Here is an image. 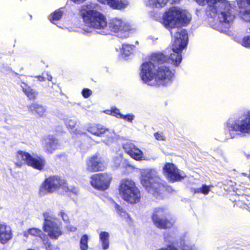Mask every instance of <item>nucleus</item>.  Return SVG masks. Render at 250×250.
<instances>
[{"label": "nucleus", "mask_w": 250, "mask_h": 250, "mask_svg": "<svg viewBox=\"0 0 250 250\" xmlns=\"http://www.w3.org/2000/svg\"><path fill=\"white\" fill-rule=\"evenodd\" d=\"M190 14L186 10L177 7H172L163 16L162 23L165 28L170 31L173 43L169 54L172 62L178 66L181 62V52L188 44V36L187 31L180 27L186 26L190 21Z\"/></svg>", "instance_id": "f257e3e1"}, {"label": "nucleus", "mask_w": 250, "mask_h": 250, "mask_svg": "<svg viewBox=\"0 0 250 250\" xmlns=\"http://www.w3.org/2000/svg\"><path fill=\"white\" fill-rule=\"evenodd\" d=\"M167 48L165 53L157 52L149 57V60L144 62L140 67V75L142 81L151 86H167L171 83L174 73L167 65L172 62Z\"/></svg>", "instance_id": "f03ea898"}, {"label": "nucleus", "mask_w": 250, "mask_h": 250, "mask_svg": "<svg viewBox=\"0 0 250 250\" xmlns=\"http://www.w3.org/2000/svg\"><path fill=\"white\" fill-rule=\"evenodd\" d=\"M199 4L208 5L207 12L212 18L217 17L219 23L217 30L228 34L229 28L236 14V9L227 0H195Z\"/></svg>", "instance_id": "7ed1b4c3"}, {"label": "nucleus", "mask_w": 250, "mask_h": 250, "mask_svg": "<svg viewBox=\"0 0 250 250\" xmlns=\"http://www.w3.org/2000/svg\"><path fill=\"white\" fill-rule=\"evenodd\" d=\"M94 5L89 4L83 6L81 13L84 22L89 27L96 30L102 35H105L107 22L105 17L100 12L94 10Z\"/></svg>", "instance_id": "20e7f679"}, {"label": "nucleus", "mask_w": 250, "mask_h": 250, "mask_svg": "<svg viewBox=\"0 0 250 250\" xmlns=\"http://www.w3.org/2000/svg\"><path fill=\"white\" fill-rule=\"evenodd\" d=\"M226 127L231 138L242 134L250 135V110L243 111L237 119H229Z\"/></svg>", "instance_id": "39448f33"}, {"label": "nucleus", "mask_w": 250, "mask_h": 250, "mask_svg": "<svg viewBox=\"0 0 250 250\" xmlns=\"http://www.w3.org/2000/svg\"><path fill=\"white\" fill-rule=\"evenodd\" d=\"M141 182L142 186L154 196H157L164 186L155 169H143L141 172Z\"/></svg>", "instance_id": "423d86ee"}, {"label": "nucleus", "mask_w": 250, "mask_h": 250, "mask_svg": "<svg viewBox=\"0 0 250 250\" xmlns=\"http://www.w3.org/2000/svg\"><path fill=\"white\" fill-rule=\"evenodd\" d=\"M15 165L21 167L24 165L26 164L35 169L42 170L46 164L45 159L38 155L32 156L28 152L22 150H18L16 153Z\"/></svg>", "instance_id": "0eeeda50"}, {"label": "nucleus", "mask_w": 250, "mask_h": 250, "mask_svg": "<svg viewBox=\"0 0 250 250\" xmlns=\"http://www.w3.org/2000/svg\"><path fill=\"white\" fill-rule=\"evenodd\" d=\"M119 191L121 197L130 204H135L140 201V191L131 179H123L120 182Z\"/></svg>", "instance_id": "6e6552de"}, {"label": "nucleus", "mask_w": 250, "mask_h": 250, "mask_svg": "<svg viewBox=\"0 0 250 250\" xmlns=\"http://www.w3.org/2000/svg\"><path fill=\"white\" fill-rule=\"evenodd\" d=\"M107 27L104 31L105 35L114 34L121 39L128 38L130 33L134 31L129 23L119 18L110 19Z\"/></svg>", "instance_id": "1a4fd4ad"}, {"label": "nucleus", "mask_w": 250, "mask_h": 250, "mask_svg": "<svg viewBox=\"0 0 250 250\" xmlns=\"http://www.w3.org/2000/svg\"><path fill=\"white\" fill-rule=\"evenodd\" d=\"M62 186V181L61 177L57 175H51L46 177L39 187V194L44 196L58 191Z\"/></svg>", "instance_id": "9d476101"}, {"label": "nucleus", "mask_w": 250, "mask_h": 250, "mask_svg": "<svg viewBox=\"0 0 250 250\" xmlns=\"http://www.w3.org/2000/svg\"><path fill=\"white\" fill-rule=\"evenodd\" d=\"M168 215V209L166 207L156 208L152 215L154 225L158 228L165 229L171 227L174 223L173 219L168 220L166 217Z\"/></svg>", "instance_id": "9b49d317"}, {"label": "nucleus", "mask_w": 250, "mask_h": 250, "mask_svg": "<svg viewBox=\"0 0 250 250\" xmlns=\"http://www.w3.org/2000/svg\"><path fill=\"white\" fill-rule=\"evenodd\" d=\"M112 180L111 174L107 172L99 173L91 175L90 184L96 189L104 191L109 188Z\"/></svg>", "instance_id": "f8f14e48"}, {"label": "nucleus", "mask_w": 250, "mask_h": 250, "mask_svg": "<svg viewBox=\"0 0 250 250\" xmlns=\"http://www.w3.org/2000/svg\"><path fill=\"white\" fill-rule=\"evenodd\" d=\"M163 170L167 179L171 182L180 181L186 177L185 172L178 169L172 163H166Z\"/></svg>", "instance_id": "ddd939ff"}, {"label": "nucleus", "mask_w": 250, "mask_h": 250, "mask_svg": "<svg viewBox=\"0 0 250 250\" xmlns=\"http://www.w3.org/2000/svg\"><path fill=\"white\" fill-rule=\"evenodd\" d=\"M44 214V222L43 229L45 232H48V236L52 239H56L62 234L61 231L56 222L52 220V218Z\"/></svg>", "instance_id": "4468645a"}, {"label": "nucleus", "mask_w": 250, "mask_h": 250, "mask_svg": "<svg viewBox=\"0 0 250 250\" xmlns=\"http://www.w3.org/2000/svg\"><path fill=\"white\" fill-rule=\"evenodd\" d=\"M105 167L103 159L97 156L90 157L86 162V169L90 172L103 170Z\"/></svg>", "instance_id": "2eb2a0df"}, {"label": "nucleus", "mask_w": 250, "mask_h": 250, "mask_svg": "<svg viewBox=\"0 0 250 250\" xmlns=\"http://www.w3.org/2000/svg\"><path fill=\"white\" fill-rule=\"evenodd\" d=\"M43 147L45 152L51 154L60 147L58 139L53 135H48L43 140Z\"/></svg>", "instance_id": "dca6fc26"}, {"label": "nucleus", "mask_w": 250, "mask_h": 250, "mask_svg": "<svg viewBox=\"0 0 250 250\" xmlns=\"http://www.w3.org/2000/svg\"><path fill=\"white\" fill-rule=\"evenodd\" d=\"M123 148L126 153L136 160H142L143 152L133 143L127 142L124 144Z\"/></svg>", "instance_id": "f3484780"}, {"label": "nucleus", "mask_w": 250, "mask_h": 250, "mask_svg": "<svg viewBox=\"0 0 250 250\" xmlns=\"http://www.w3.org/2000/svg\"><path fill=\"white\" fill-rule=\"evenodd\" d=\"M13 236L11 227L5 223L0 224V243L6 244L11 240Z\"/></svg>", "instance_id": "a211bd4d"}, {"label": "nucleus", "mask_w": 250, "mask_h": 250, "mask_svg": "<svg viewBox=\"0 0 250 250\" xmlns=\"http://www.w3.org/2000/svg\"><path fill=\"white\" fill-rule=\"evenodd\" d=\"M27 108L29 112L39 117H42L46 112L45 108L38 103H33L30 104L27 106Z\"/></svg>", "instance_id": "6ab92c4d"}, {"label": "nucleus", "mask_w": 250, "mask_h": 250, "mask_svg": "<svg viewBox=\"0 0 250 250\" xmlns=\"http://www.w3.org/2000/svg\"><path fill=\"white\" fill-rule=\"evenodd\" d=\"M21 86L22 91L30 100H35L38 95V92L28 86L25 83L21 82Z\"/></svg>", "instance_id": "aec40b11"}, {"label": "nucleus", "mask_w": 250, "mask_h": 250, "mask_svg": "<svg viewBox=\"0 0 250 250\" xmlns=\"http://www.w3.org/2000/svg\"><path fill=\"white\" fill-rule=\"evenodd\" d=\"M87 130L93 135L101 136L105 132L106 128L100 124L91 125L87 127Z\"/></svg>", "instance_id": "412c9836"}, {"label": "nucleus", "mask_w": 250, "mask_h": 250, "mask_svg": "<svg viewBox=\"0 0 250 250\" xmlns=\"http://www.w3.org/2000/svg\"><path fill=\"white\" fill-rule=\"evenodd\" d=\"M104 134V138L102 142L107 146L111 145L119 139V135L116 134L113 130H109L106 128Z\"/></svg>", "instance_id": "4be33fe9"}, {"label": "nucleus", "mask_w": 250, "mask_h": 250, "mask_svg": "<svg viewBox=\"0 0 250 250\" xmlns=\"http://www.w3.org/2000/svg\"><path fill=\"white\" fill-rule=\"evenodd\" d=\"M105 4L113 9L121 10L127 6L128 1L127 0H108Z\"/></svg>", "instance_id": "5701e85b"}, {"label": "nucleus", "mask_w": 250, "mask_h": 250, "mask_svg": "<svg viewBox=\"0 0 250 250\" xmlns=\"http://www.w3.org/2000/svg\"><path fill=\"white\" fill-rule=\"evenodd\" d=\"M168 0H144L146 6L160 9L165 6Z\"/></svg>", "instance_id": "b1692460"}, {"label": "nucleus", "mask_w": 250, "mask_h": 250, "mask_svg": "<svg viewBox=\"0 0 250 250\" xmlns=\"http://www.w3.org/2000/svg\"><path fill=\"white\" fill-rule=\"evenodd\" d=\"M62 8H59L52 13L49 16L50 21L60 28H62L61 24H60V25H58V21L61 19L62 16Z\"/></svg>", "instance_id": "393cba45"}, {"label": "nucleus", "mask_w": 250, "mask_h": 250, "mask_svg": "<svg viewBox=\"0 0 250 250\" xmlns=\"http://www.w3.org/2000/svg\"><path fill=\"white\" fill-rule=\"evenodd\" d=\"M100 242L104 250H107L109 246V234L106 231H101L99 234Z\"/></svg>", "instance_id": "a878e982"}, {"label": "nucleus", "mask_w": 250, "mask_h": 250, "mask_svg": "<svg viewBox=\"0 0 250 250\" xmlns=\"http://www.w3.org/2000/svg\"><path fill=\"white\" fill-rule=\"evenodd\" d=\"M240 9L239 15L241 19L246 22H250V6L245 5Z\"/></svg>", "instance_id": "bb28decb"}, {"label": "nucleus", "mask_w": 250, "mask_h": 250, "mask_svg": "<svg viewBox=\"0 0 250 250\" xmlns=\"http://www.w3.org/2000/svg\"><path fill=\"white\" fill-rule=\"evenodd\" d=\"M42 234V230L36 228H29L23 232V236L25 237H28L29 235L34 237H41Z\"/></svg>", "instance_id": "cd10ccee"}, {"label": "nucleus", "mask_w": 250, "mask_h": 250, "mask_svg": "<svg viewBox=\"0 0 250 250\" xmlns=\"http://www.w3.org/2000/svg\"><path fill=\"white\" fill-rule=\"evenodd\" d=\"M125 160L123 158L122 154H118L114 156L112 161V167L113 168H118L120 167H122L124 164Z\"/></svg>", "instance_id": "c85d7f7f"}, {"label": "nucleus", "mask_w": 250, "mask_h": 250, "mask_svg": "<svg viewBox=\"0 0 250 250\" xmlns=\"http://www.w3.org/2000/svg\"><path fill=\"white\" fill-rule=\"evenodd\" d=\"M65 192L68 196H71L72 194L76 195L79 190L77 188L73 187V186L68 187L66 183L63 180V192Z\"/></svg>", "instance_id": "c756f323"}, {"label": "nucleus", "mask_w": 250, "mask_h": 250, "mask_svg": "<svg viewBox=\"0 0 250 250\" xmlns=\"http://www.w3.org/2000/svg\"><path fill=\"white\" fill-rule=\"evenodd\" d=\"M88 236L87 234L82 235L80 241V248L81 250H87L88 249Z\"/></svg>", "instance_id": "7c9ffc66"}, {"label": "nucleus", "mask_w": 250, "mask_h": 250, "mask_svg": "<svg viewBox=\"0 0 250 250\" xmlns=\"http://www.w3.org/2000/svg\"><path fill=\"white\" fill-rule=\"evenodd\" d=\"M76 123V120L74 119H69L65 121V125L68 129L73 130L72 131L76 134H80L81 133L79 130L77 129L73 130L75 126Z\"/></svg>", "instance_id": "2f4dec72"}, {"label": "nucleus", "mask_w": 250, "mask_h": 250, "mask_svg": "<svg viewBox=\"0 0 250 250\" xmlns=\"http://www.w3.org/2000/svg\"><path fill=\"white\" fill-rule=\"evenodd\" d=\"M114 208L116 210V212L120 215L121 217L127 218L128 217V215L127 213L124 210V209L120 205L116 203H114Z\"/></svg>", "instance_id": "473e14b6"}, {"label": "nucleus", "mask_w": 250, "mask_h": 250, "mask_svg": "<svg viewBox=\"0 0 250 250\" xmlns=\"http://www.w3.org/2000/svg\"><path fill=\"white\" fill-rule=\"evenodd\" d=\"M176 233L173 232H169L166 233L164 234V238L166 241H167L171 243H177Z\"/></svg>", "instance_id": "72a5a7b5"}, {"label": "nucleus", "mask_w": 250, "mask_h": 250, "mask_svg": "<svg viewBox=\"0 0 250 250\" xmlns=\"http://www.w3.org/2000/svg\"><path fill=\"white\" fill-rule=\"evenodd\" d=\"M179 247L182 250H198L194 245H188L186 240L181 241Z\"/></svg>", "instance_id": "f704fd0d"}, {"label": "nucleus", "mask_w": 250, "mask_h": 250, "mask_svg": "<svg viewBox=\"0 0 250 250\" xmlns=\"http://www.w3.org/2000/svg\"><path fill=\"white\" fill-rule=\"evenodd\" d=\"M134 47V46L130 44H123L122 45V51L125 56H129L132 53Z\"/></svg>", "instance_id": "c9c22d12"}, {"label": "nucleus", "mask_w": 250, "mask_h": 250, "mask_svg": "<svg viewBox=\"0 0 250 250\" xmlns=\"http://www.w3.org/2000/svg\"><path fill=\"white\" fill-rule=\"evenodd\" d=\"M63 221L66 223L65 227L66 229L71 232H74L77 230L76 227L70 225L68 223V219L67 218V216L65 215L63 213Z\"/></svg>", "instance_id": "e433bc0d"}, {"label": "nucleus", "mask_w": 250, "mask_h": 250, "mask_svg": "<svg viewBox=\"0 0 250 250\" xmlns=\"http://www.w3.org/2000/svg\"><path fill=\"white\" fill-rule=\"evenodd\" d=\"M240 43L242 46L250 48V35L244 37Z\"/></svg>", "instance_id": "4c0bfd02"}, {"label": "nucleus", "mask_w": 250, "mask_h": 250, "mask_svg": "<svg viewBox=\"0 0 250 250\" xmlns=\"http://www.w3.org/2000/svg\"><path fill=\"white\" fill-rule=\"evenodd\" d=\"M134 115L132 114H128L125 115L122 114L121 116V119L125 120L130 123L132 122V121L134 120Z\"/></svg>", "instance_id": "58836bf2"}, {"label": "nucleus", "mask_w": 250, "mask_h": 250, "mask_svg": "<svg viewBox=\"0 0 250 250\" xmlns=\"http://www.w3.org/2000/svg\"><path fill=\"white\" fill-rule=\"evenodd\" d=\"M92 93V91L88 88H83L82 91V94L84 98H88Z\"/></svg>", "instance_id": "ea45409f"}, {"label": "nucleus", "mask_w": 250, "mask_h": 250, "mask_svg": "<svg viewBox=\"0 0 250 250\" xmlns=\"http://www.w3.org/2000/svg\"><path fill=\"white\" fill-rule=\"evenodd\" d=\"M236 2L238 7H243L246 4L250 5V0H237Z\"/></svg>", "instance_id": "a19ab883"}, {"label": "nucleus", "mask_w": 250, "mask_h": 250, "mask_svg": "<svg viewBox=\"0 0 250 250\" xmlns=\"http://www.w3.org/2000/svg\"><path fill=\"white\" fill-rule=\"evenodd\" d=\"M122 114L120 113L119 109L114 107L112 108V115L116 116L117 118H121V116Z\"/></svg>", "instance_id": "79ce46f5"}, {"label": "nucleus", "mask_w": 250, "mask_h": 250, "mask_svg": "<svg viewBox=\"0 0 250 250\" xmlns=\"http://www.w3.org/2000/svg\"><path fill=\"white\" fill-rule=\"evenodd\" d=\"M201 189L202 193L205 195L208 194L210 191L209 186L206 185H203L201 187Z\"/></svg>", "instance_id": "37998d69"}, {"label": "nucleus", "mask_w": 250, "mask_h": 250, "mask_svg": "<svg viewBox=\"0 0 250 250\" xmlns=\"http://www.w3.org/2000/svg\"><path fill=\"white\" fill-rule=\"evenodd\" d=\"M155 138L159 141H163L165 140V137L164 136L162 133L156 132L154 133Z\"/></svg>", "instance_id": "c03bdc74"}, {"label": "nucleus", "mask_w": 250, "mask_h": 250, "mask_svg": "<svg viewBox=\"0 0 250 250\" xmlns=\"http://www.w3.org/2000/svg\"><path fill=\"white\" fill-rule=\"evenodd\" d=\"M158 250H179L177 248L171 245H168L166 248H161Z\"/></svg>", "instance_id": "a18cd8bd"}, {"label": "nucleus", "mask_w": 250, "mask_h": 250, "mask_svg": "<svg viewBox=\"0 0 250 250\" xmlns=\"http://www.w3.org/2000/svg\"><path fill=\"white\" fill-rule=\"evenodd\" d=\"M71 1H73V2L76 3V4H81L84 1H85L86 0H70Z\"/></svg>", "instance_id": "49530a36"}, {"label": "nucleus", "mask_w": 250, "mask_h": 250, "mask_svg": "<svg viewBox=\"0 0 250 250\" xmlns=\"http://www.w3.org/2000/svg\"><path fill=\"white\" fill-rule=\"evenodd\" d=\"M39 81L42 82L45 80V78L42 76H37L36 77Z\"/></svg>", "instance_id": "de8ad7c7"}, {"label": "nucleus", "mask_w": 250, "mask_h": 250, "mask_svg": "<svg viewBox=\"0 0 250 250\" xmlns=\"http://www.w3.org/2000/svg\"><path fill=\"white\" fill-rule=\"evenodd\" d=\"M194 192L195 193H202L201 187V188H194Z\"/></svg>", "instance_id": "09e8293b"}, {"label": "nucleus", "mask_w": 250, "mask_h": 250, "mask_svg": "<svg viewBox=\"0 0 250 250\" xmlns=\"http://www.w3.org/2000/svg\"><path fill=\"white\" fill-rule=\"evenodd\" d=\"M104 112L106 114L111 115H112V109L110 110H106L104 111Z\"/></svg>", "instance_id": "8fccbe9b"}, {"label": "nucleus", "mask_w": 250, "mask_h": 250, "mask_svg": "<svg viewBox=\"0 0 250 250\" xmlns=\"http://www.w3.org/2000/svg\"><path fill=\"white\" fill-rule=\"evenodd\" d=\"M47 76V80L49 81H51L52 80V77L51 75H49L48 74H46Z\"/></svg>", "instance_id": "3c124183"}, {"label": "nucleus", "mask_w": 250, "mask_h": 250, "mask_svg": "<svg viewBox=\"0 0 250 250\" xmlns=\"http://www.w3.org/2000/svg\"><path fill=\"white\" fill-rule=\"evenodd\" d=\"M99 2L103 3V4H105L106 2H107V1L108 0H97Z\"/></svg>", "instance_id": "603ef678"}, {"label": "nucleus", "mask_w": 250, "mask_h": 250, "mask_svg": "<svg viewBox=\"0 0 250 250\" xmlns=\"http://www.w3.org/2000/svg\"><path fill=\"white\" fill-rule=\"evenodd\" d=\"M51 245L49 244H48V246L47 247H46V249L47 250H50V248L51 247Z\"/></svg>", "instance_id": "864d4df0"}]
</instances>
